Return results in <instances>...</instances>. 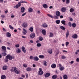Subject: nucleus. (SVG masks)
Instances as JSON below:
<instances>
[{
  "mask_svg": "<svg viewBox=\"0 0 79 79\" xmlns=\"http://www.w3.org/2000/svg\"><path fill=\"white\" fill-rule=\"evenodd\" d=\"M42 33L44 35H46V31L45 29H43L42 31Z\"/></svg>",
  "mask_w": 79,
  "mask_h": 79,
  "instance_id": "4468645a",
  "label": "nucleus"
},
{
  "mask_svg": "<svg viewBox=\"0 0 79 79\" xmlns=\"http://www.w3.org/2000/svg\"><path fill=\"white\" fill-rule=\"evenodd\" d=\"M22 38H23V39H26V36H22Z\"/></svg>",
  "mask_w": 79,
  "mask_h": 79,
  "instance_id": "680f3d73",
  "label": "nucleus"
},
{
  "mask_svg": "<svg viewBox=\"0 0 79 79\" xmlns=\"http://www.w3.org/2000/svg\"><path fill=\"white\" fill-rule=\"evenodd\" d=\"M53 8V6H50L49 7V8L50 9H52V8Z\"/></svg>",
  "mask_w": 79,
  "mask_h": 79,
  "instance_id": "0e129e2a",
  "label": "nucleus"
},
{
  "mask_svg": "<svg viewBox=\"0 0 79 79\" xmlns=\"http://www.w3.org/2000/svg\"><path fill=\"white\" fill-rule=\"evenodd\" d=\"M6 34V37H11V35L9 32H8Z\"/></svg>",
  "mask_w": 79,
  "mask_h": 79,
  "instance_id": "ddd939ff",
  "label": "nucleus"
},
{
  "mask_svg": "<svg viewBox=\"0 0 79 79\" xmlns=\"http://www.w3.org/2000/svg\"><path fill=\"white\" fill-rule=\"evenodd\" d=\"M74 10V8H71L70 9L69 11L70 13H73Z\"/></svg>",
  "mask_w": 79,
  "mask_h": 79,
  "instance_id": "473e14b6",
  "label": "nucleus"
},
{
  "mask_svg": "<svg viewBox=\"0 0 79 79\" xmlns=\"http://www.w3.org/2000/svg\"><path fill=\"white\" fill-rule=\"evenodd\" d=\"M26 15V12L24 13H23V14L22 15V16H25V15Z\"/></svg>",
  "mask_w": 79,
  "mask_h": 79,
  "instance_id": "bf43d9fd",
  "label": "nucleus"
},
{
  "mask_svg": "<svg viewBox=\"0 0 79 79\" xmlns=\"http://www.w3.org/2000/svg\"><path fill=\"white\" fill-rule=\"evenodd\" d=\"M66 10V9L65 7H63L61 9V10L62 12H65Z\"/></svg>",
  "mask_w": 79,
  "mask_h": 79,
  "instance_id": "a211bd4d",
  "label": "nucleus"
},
{
  "mask_svg": "<svg viewBox=\"0 0 79 79\" xmlns=\"http://www.w3.org/2000/svg\"><path fill=\"white\" fill-rule=\"evenodd\" d=\"M60 28L62 30H63V31H64L66 28L64 27H63V26H61L60 27Z\"/></svg>",
  "mask_w": 79,
  "mask_h": 79,
  "instance_id": "72a5a7b5",
  "label": "nucleus"
},
{
  "mask_svg": "<svg viewBox=\"0 0 79 79\" xmlns=\"http://www.w3.org/2000/svg\"><path fill=\"white\" fill-rule=\"evenodd\" d=\"M1 17L3 18H5V15H2Z\"/></svg>",
  "mask_w": 79,
  "mask_h": 79,
  "instance_id": "338daca9",
  "label": "nucleus"
},
{
  "mask_svg": "<svg viewBox=\"0 0 79 79\" xmlns=\"http://www.w3.org/2000/svg\"><path fill=\"white\" fill-rule=\"evenodd\" d=\"M23 66L24 67V68H26L27 65L26 64H23Z\"/></svg>",
  "mask_w": 79,
  "mask_h": 79,
  "instance_id": "6e6d98bb",
  "label": "nucleus"
},
{
  "mask_svg": "<svg viewBox=\"0 0 79 79\" xmlns=\"http://www.w3.org/2000/svg\"><path fill=\"white\" fill-rule=\"evenodd\" d=\"M76 24L75 23H73L72 24V27H76Z\"/></svg>",
  "mask_w": 79,
  "mask_h": 79,
  "instance_id": "a19ab883",
  "label": "nucleus"
},
{
  "mask_svg": "<svg viewBox=\"0 0 79 79\" xmlns=\"http://www.w3.org/2000/svg\"><path fill=\"white\" fill-rule=\"evenodd\" d=\"M56 23L57 24H59L60 23V20H57L56 21Z\"/></svg>",
  "mask_w": 79,
  "mask_h": 79,
  "instance_id": "f704fd0d",
  "label": "nucleus"
},
{
  "mask_svg": "<svg viewBox=\"0 0 79 79\" xmlns=\"http://www.w3.org/2000/svg\"><path fill=\"white\" fill-rule=\"evenodd\" d=\"M37 47H40L41 46V44L40 43H38L37 44Z\"/></svg>",
  "mask_w": 79,
  "mask_h": 79,
  "instance_id": "49530a36",
  "label": "nucleus"
},
{
  "mask_svg": "<svg viewBox=\"0 0 79 79\" xmlns=\"http://www.w3.org/2000/svg\"><path fill=\"white\" fill-rule=\"evenodd\" d=\"M69 26H70V27H71L72 26V24L71 22H69L68 23Z\"/></svg>",
  "mask_w": 79,
  "mask_h": 79,
  "instance_id": "de8ad7c7",
  "label": "nucleus"
},
{
  "mask_svg": "<svg viewBox=\"0 0 79 79\" xmlns=\"http://www.w3.org/2000/svg\"><path fill=\"white\" fill-rule=\"evenodd\" d=\"M22 51L23 53H26V50L25 49V48L24 47H22Z\"/></svg>",
  "mask_w": 79,
  "mask_h": 79,
  "instance_id": "dca6fc26",
  "label": "nucleus"
},
{
  "mask_svg": "<svg viewBox=\"0 0 79 79\" xmlns=\"http://www.w3.org/2000/svg\"><path fill=\"white\" fill-rule=\"evenodd\" d=\"M8 67L6 65H4L2 67V69L4 70V71H6Z\"/></svg>",
  "mask_w": 79,
  "mask_h": 79,
  "instance_id": "9b49d317",
  "label": "nucleus"
},
{
  "mask_svg": "<svg viewBox=\"0 0 79 79\" xmlns=\"http://www.w3.org/2000/svg\"><path fill=\"white\" fill-rule=\"evenodd\" d=\"M23 34L24 35V34H26L27 33V31L24 28H23Z\"/></svg>",
  "mask_w": 79,
  "mask_h": 79,
  "instance_id": "5701e85b",
  "label": "nucleus"
},
{
  "mask_svg": "<svg viewBox=\"0 0 79 79\" xmlns=\"http://www.w3.org/2000/svg\"><path fill=\"white\" fill-rule=\"evenodd\" d=\"M44 66H47V62L46 61H44Z\"/></svg>",
  "mask_w": 79,
  "mask_h": 79,
  "instance_id": "a18cd8bd",
  "label": "nucleus"
},
{
  "mask_svg": "<svg viewBox=\"0 0 79 79\" xmlns=\"http://www.w3.org/2000/svg\"><path fill=\"white\" fill-rule=\"evenodd\" d=\"M39 59L37 56H35L34 57V60L35 61H38Z\"/></svg>",
  "mask_w": 79,
  "mask_h": 79,
  "instance_id": "412c9836",
  "label": "nucleus"
},
{
  "mask_svg": "<svg viewBox=\"0 0 79 79\" xmlns=\"http://www.w3.org/2000/svg\"><path fill=\"white\" fill-rule=\"evenodd\" d=\"M39 71H42V68H39Z\"/></svg>",
  "mask_w": 79,
  "mask_h": 79,
  "instance_id": "69168bd1",
  "label": "nucleus"
},
{
  "mask_svg": "<svg viewBox=\"0 0 79 79\" xmlns=\"http://www.w3.org/2000/svg\"><path fill=\"white\" fill-rule=\"evenodd\" d=\"M39 40L40 41H42L43 40V38L41 36L39 37Z\"/></svg>",
  "mask_w": 79,
  "mask_h": 79,
  "instance_id": "4c0bfd02",
  "label": "nucleus"
},
{
  "mask_svg": "<svg viewBox=\"0 0 79 79\" xmlns=\"http://www.w3.org/2000/svg\"><path fill=\"white\" fill-rule=\"evenodd\" d=\"M54 53H55V56H57L60 53V51L58 49H57L54 51Z\"/></svg>",
  "mask_w": 79,
  "mask_h": 79,
  "instance_id": "20e7f679",
  "label": "nucleus"
},
{
  "mask_svg": "<svg viewBox=\"0 0 79 79\" xmlns=\"http://www.w3.org/2000/svg\"><path fill=\"white\" fill-rule=\"evenodd\" d=\"M6 58H7L9 60H11L12 59H13L14 57L12 56H11V55L10 54L6 56Z\"/></svg>",
  "mask_w": 79,
  "mask_h": 79,
  "instance_id": "f03ea898",
  "label": "nucleus"
},
{
  "mask_svg": "<svg viewBox=\"0 0 79 79\" xmlns=\"http://www.w3.org/2000/svg\"><path fill=\"white\" fill-rule=\"evenodd\" d=\"M56 16H60L61 15V13L60 11H57L56 12Z\"/></svg>",
  "mask_w": 79,
  "mask_h": 79,
  "instance_id": "1a4fd4ad",
  "label": "nucleus"
},
{
  "mask_svg": "<svg viewBox=\"0 0 79 79\" xmlns=\"http://www.w3.org/2000/svg\"><path fill=\"white\" fill-rule=\"evenodd\" d=\"M72 37L73 39H77V35L76 34H75L73 35Z\"/></svg>",
  "mask_w": 79,
  "mask_h": 79,
  "instance_id": "6ab92c4d",
  "label": "nucleus"
},
{
  "mask_svg": "<svg viewBox=\"0 0 79 79\" xmlns=\"http://www.w3.org/2000/svg\"><path fill=\"white\" fill-rule=\"evenodd\" d=\"M1 48L4 52H6V48L5 46H2Z\"/></svg>",
  "mask_w": 79,
  "mask_h": 79,
  "instance_id": "39448f33",
  "label": "nucleus"
},
{
  "mask_svg": "<svg viewBox=\"0 0 79 79\" xmlns=\"http://www.w3.org/2000/svg\"><path fill=\"white\" fill-rule=\"evenodd\" d=\"M76 61H77V62H79V58H77L76 59Z\"/></svg>",
  "mask_w": 79,
  "mask_h": 79,
  "instance_id": "13d9d810",
  "label": "nucleus"
},
{
  "mask_svg": "<svg viewBox=\"0 0 79 79\" xmlns=\"http://www.w3.org/2000/svg\"><path fill=\"white\" fill-rule=\"evenodd\" d=\"M30 60H32V59H33V56H30Z\"/></svg>",
  "mask_w": 79,
  "mask_h": 79,
  "instance_id": "4d7b16f0",
  "label": "nucleus"
},
{
  "mask_svg": "<svg viewBox=\"0 0 79 79\" xmlns=\"http://www.w3.org/2000/svg\"><path fill=\"white\" fill-rule=\"evenodd\" d=\"M72 15L73 16H75L76 15V14H75V13H72Z\"/></svg>",
  "mask_w": 79,
  "mask_h": 79,
  "instance_id": "052dcab7",
  "label": "nucleus"
},
{
  "mask_svg": "<svg viewBox=\"0 0 79 79\" xmlns=\"http://www.w3.org/2000/svg\"><path fill=\"white\" fill-rule=\"evenodd\" d=\"M10 71L11 72H14V71L15 73H16V74H18L19 73V72L17 70V68L16 67H12V68L10 69Z\"/></svg>",
  "mask_w": 79,
  "mask_h": 79,
  "instance_id": "f257e3e1",
  "label": "nucleus"
},
{
  "mask_svg": "<svg viewBox=\"0 0 79 79\" xmlns=\"http://www.w3.org/2000/svg\"><path fill=\"white\" fill-rule=\"evenodd\" d=\"M63 78L64 79H68V76L66 75H64L63 76Z\"/></svg>",
  "mask_w": 79,
  "mask_h": 79,
  "instance_id": "2f4dec72",
  "label": "nucleus"
},
{
  "mask_svg": "<svg viewBox=\"0 0 79 79\" xmlns=\"http://www.w3.org/2000/svg\"><path fill=\"white\" fill-rule=\"evenodd\" d=\"M66 3H69V0H66Z\"/></svg>",
  "mask_w": 79,
  "mask_h": 79,
  "instance_id": "5fc2aeb1",
  "label": "nucleus"
},
{
  "mask_svg": "<svg viewBox=\"0 0 79 79\" xmlns=\"http://www.w3.org/2000/svg\"><path fill=\"white\" fill-rule=\"evenodd\" d=\"M20 6H21V4H20V3H18V4H17L16 5V6H14V8H15L17 9L18 8H19V7Z\"/></svg>",
  "mask_w": 79,
  "mask_h": 79,
  "instance_id": "6e6552de",
  "label": "nucleus"
},
{
  "mask_svg": "<svg viewBox=\"0 0 79 79\" xmlns=\"http://www.w3.org/2000/svg\"><path fill=\"white\" fill-rule=\"evenodd\" d=\"M69 31L67 30V31L66 34V38H68V36H69Z\"/></svg>",
  "mask_w": 79,
  "mask_h": 79,
  "instance_id": "c85d7f7f",
  "label": "nucleus"
},
{
  "mask_svg": "<svg viewBox=\"0 0 79 79\" xmlns=\"http://www.w3.org/2000/svg\"><path fill=\"white\" fill-rule=\"evenodd\" d=\"M29 30L31 32H33V31H34V28L33 27H30Z\"/></svg>",
  "mask_w": 79,
  "mask_h": 79,
  "instance_id": "c9c22d12",
  "label": "nucleus"
},
{
  "mask_svg": "<svg viewBox=\"0 0 79 79\" xmlns=\"http://www.w3.org/2000/svg\"><path fill=\"white\" fill-rule=\"evenodd\" d=\"M47 15H48V16H49V17H50L51 18H52V19L54 18V17H53V16H52V15H51L49 14H48Z\"/></svg>",
  "mask_w": 79,
  "mask_h": 79,
  "instance_id": "ea45409f",
  "label": "nucleus"
},
{
  "mask_svg": "<svg viewBox=\"0 0 79 79\" xmlns=\"http://www.w3.org/2000/svg\"><path fill=\"white\" fill-rule=\"evenodd\" d=\"M43 27H47L48 26V25H47L46 23H44L43 24Z\"/></svg>",
  "mask_w": 79,
  "mask_h": 79,
  "instance_id": "58836bf2",
  "label": "nucleus"
},
{
  "mask_svg": "<svg viewBox=\"0 0 79 79\" xmlns=\"http://www.w3.org/2000/svg\"><path fill=\"white\" fill-rule=\"evenodd\" d=\"M53 36H54L52 32H50L49 34V37H53Z\"/></svg>",
  "mask_w": 79,
  "mask_h": 79,
  "instance_id": "a878e982",
  "label": "nucleus"
},
{
  "mask_svg": "<svg viewBox=\"0 0 79 79\" xmlns=\"http://www.w3.org/2000/svg\"><path fill=\"white\" fill-rule=\"evenodd\" d=\"M2 56H6V52H3L2 53Z\"/></svg>",
  "mask_w": 79,
  "mask_h": 79,
  "instance_id": "c03bdc74",
  "label": "nucleus"
},
{
  "mask_svg": "<svg viewBox=\"0 0 79 79\" xmlns=\"http://www.w3.org/2000/svg\"><path fill=\"white\" fill-rule=\"evenodd\" d=\"M9 27L11 29H12V30H13L14 29V28H13V27L11 26L10 25H9Z\"/></svg>",
  "mask_w": 79,
  "mask_h": 79,
  "instance_id": "79ce46f5",
  "label": "nucleus"
},
{
  "mask_svg": "<svg viewBox=\"0 0 79 79\" xmlns=\"http://www.w3.org/2000/svg\"><path fill=\"white\" fill-rule=\"evenodd\" d=\"M52 52H53V51L52 49L49 50L48 51V53H50V54H52Z\"/></svg>",
  "mask_w": 79,
  "mask_h": 79,
  "instance_id": "37998d69",
  "label": "nucleus"
},
{
  "mask_svg": "<svg viewBox=\"0 0 79 79\" xmlns=\"http://www.w3.org/2000/svg\"><path fill=\"white\" fill-rule=\"evenodd\" d=\"M44 74V72L43 71H39L38 73V74L39 75H42Z\"/></svg>",
  "mask_w": 79,
  "mask_h": 79,
  "instance_id": "cd10ccee",
  "label": "nucleus"
},
{
  "mask_svg": "<svg viewBox=\"0 0 79 79\" xmlns=\"http://www.w3.org/2000/svg\"><path fill=\"white\" fill-rule=\"evenodd\" d=\"M57 77H58V76H57V75H54L52 76V78L53 79H56V78H57Z\"/></svg>",
  "mask_w": 79,
  "mask_h": 79,
  "instance_id": "4be33fe9",
  "label": "nucleus"
},
{
  "mask_svg": "<svg viewBox=\"0 0 79 79\" xmlns=\"http://www.w3.org/2000/svg\"><path fill=\"white\" fill-rule=\"evenodd\" d=\"M44 56L43 55H40L39 56V57L40 58H41V59H43L44 58Z\"/></svg>",
  "mask_w": 79,
  "mask_h": 79,
  "instance_id": "c756f323",
  "label": "nucleus"
},
{
  "mask_svg": "<svg viewBox=\"0 0 79 79\" xmlns=\"http://www.w3.org/2000/svg\"><path fill=\"white\" fill-rule=\"evenodd\" d=\"M6 76L4 75H2L1 77V79H6Z\"/></svg>",
  "mask_w": 79,
  "mask_h": 79,
  "instance_id": "b1692460",
  "label": "nucleus"
},
{
  "mask_svg": "<svg viewBox=\"0 0 79 79\" xmlns=\"http://www.w3.org/2000/svg\"><path fill=\"white\" fill-rule=\"evenodd\" d=\"M8 59L6 58L4 60V61H5V62H8Z\"/></svg>",
  "mask_w": 79,
  "mask_h": 79,
  "instance_id": "864d4df0",
  "label": "nucleus"
},
{
  "mask_svg": "<svg viewBox=\"0 0 79 79\" xmlns=\"http://www.w3.org/2000/svg\"><path fill=\"white\" fill-rule=\"evenodd\" d=\"M7 44L9 46H10V43L9 42H7Z\"/></svg>",
  "mask_w": 79,
  "mask_h": 79,
  "instance_id": "774afa93",
  "label": "nucleus"
},
{
  "mask_svg": "<svg viewBox=\"0 0 79 79\" xmlns=\"http://www.w3.org/2000/svg\"><path fill=\"white\" fill-rule=\"evenodd\" d=\"M26 70L27 71H32V68L31 67H28L26 69Z\"/></svg>",
  "mask_w": 79,
  "mask_h": 79,
  "instance_id": "2eb2a0df",
  "label": "nucleus"
},
{
  "mask_svg": "<svg viewBox=\"0 0 79 79\" xmlns=\"http://www.w3.org/2000/svg\"><path fill=\"white\" fill-rule=\"evenodd\" d=\"M22 26L23 27H24V28L27 27V23H24L22 24Z\"/></svg>",
  "mask_w": 79,
  "mask_h": 79,
  "instance_id": "423d86ee",
  "label": "nucleus"
},
{
  "mask_svg": "<svg viewBox=\"0 0 79 79\" xmlns=\"http://www.w3.org/2000/svg\"><path fill=\"white\" fill-rule=\"evenodd\" d=\"M70 63H71V64H73L74 63V61H71V62H70Z\"/></svg>",
  "mask_w": 79,
  "mask_h": 79,
  "instance_id": "e2e57ef3",
  "label": "nucleus"
},
{
  "mask_svg": "<svg viewBox=\"0 0 79 79\" xmlns=\"http://www.w3.org/2000/svg\"><path fill=\"white\" fill-rule=\"evenodd\" d=\"M43 6L44 8L47 9L48 8V6L46 4H44Z\"/></svg>",
  "mask_w": 79,
  "mask_h": 79,
  "instance_id": "393cba45",
  "label": "nucleus"
},
{
  "mask_svg": "<svg viewBox=\"0 0 79 79\" xmlns=\"http://www.w3.org/2000/svg\"><path fill=\"white\" fill-rule=\"evenodd\" d=\"M28 12L29 13H31V12H32V11H33V9H32V8L30 7L28 9Z\"/></svg>",
  "mask_w": 79,
  "mask_h": 79,
  "instance_id": "f3484780",
  "label": "nucleus"
},
{
  "mask_svg": "<svg viewBox=\"0 0 79 79\" xmlns=\"http://www.w3.org/2000/svg\"><path fill=\"white\" fill-rule=\"evenodd\" d=\"M61 23L64 25H66V21L65 20H62L61 21Z\"/></svg>",
  "mask_w": 79,
  "mask_h": 79,
  "instance_id": "7c9ffc66",
  "label": "nucleus"
},
{
  "mask_svg": "<svg viewBox=\"0 0 79 79\" xmlns=\"http://www.w3.org/2000/svg\"><path fill=\"white\" fill-rule=\"evenodd\" d=\"M27 3V2L21 0L19 3H20V4H21V3Z\"/></svg>",
  "mask_w": 79,
  "mask_h": 79,
  "instance_id": "e433bc0d",
  "label": "nucleus"
},
{
  "mask_svg": "<svg viewBox=\"0 0 79 79\" xmlns=\"http://www.w3.org/2000/svg\"><path fill=\"white\" fill-rule=\"evenodd\" d=\"M16 52L18 53H21V49L19 48H18L16 50Z\"/></svg>",
  "mask_w": 79,
  "mask_h": 79,
  "instance_id": "aec40b11",
  "label": "nucleus"
},
{
  "mask_svg": "<svg viewBox=\"0 0 79 79\" xmlns=\"http://www.w3.org/2000/svg\"><path fill=\"white\" fill-rule=\"evenodd\" d=\"M56 64H52L51 65V67L52 68H56Z\"/></svg>",
  "mask_w": 79,
  "mask_h": 79,
  "instance_id": "bb28decb",
  "label": "nucleus"
},
{
  "mask_svg": "<svg viewBox=\"0 0 79 79\" xmlns=\"http://www.w3.org/2000/svg\"><path fill=\"white\" fill-rule=\"evenodd\" d=\"M69 42H66L65 43V45L66 46H68V45H69Z\"/></svg>",
  "mask_w": 79,
  "mask_h": 79,
  "instance_id": "3c124183",
  "label": "nucleus"
},
{
  "mask_svg": "<svg viewBox=\"0 0 79 79\" xmlns=\"http://www.w3.org/2000/svg\"><path fill=\"white\" fill-rule=\"evenodd\" d=\"M50 76V74L48 73H46L44 74V76L45 77H49Z\"/></svg>",
  "mask_w": 79,
  "mask_h": 79,
  "instance_id": "9d476101",
  "label": "nucleus"
},
{
  "mask_svg": "<svg viewBox=\"0 0 79 79\" xmlns=\"http://www.w3.org/2000/svg\"><path fill=\"white\" fill-rule=\"evenodd\" d=\"M59 69L60 70V71H63V70H64V67H63V66H62L61 64H59Z\"/></svg>",
  "mask_w": 79,
  "mask_h": 79,
  "instance_id": "7ed1b4c3",
  "label": "nucleus"
},
{
  "mask_svg": "<svg viewBox=\"0 0 79 79\" xmlns=\"http://www.w3.org/2000/svg\"><path fill=\"white\" fill-rule=\"evenodd\" d=\"M19 47V44H16L15 45V47H16V48H18V47Z\"/></svg>",
  "mask_w": 79,
  "mask_h": 79,
  "instance_id": "603ef678",
  "label": "nucleus"
},
{
  "mask_svg": "<svg viewBox=\"0 0 79 79\" xmlns=\"http://www.w3.org/2000/svg\"><path fill=\"white\" fill-rule=\"evenodd\" d=\"M24 10H25V8L24 7H21V11L23 13L24 12Z\"/></svg>",
  "mask_w": 79,
  "mask_h": 79,
  "instance_id": "f8f14e48",
  "label": "nucleus"
},
{
  "mask_svg": "<svg viewBox=\"0 0 79 79\" xmlns=\"http://www.w3.org/2000/svg\"><path fill=\"white\" fill-rule=\"evenodd\" d=\"M35 33H32L30 35V37L31 38V39H33V38H34L35 37Z\"/></svg>",
  "mask_w": 79,
  "mask_h": 79,
  "instance_id": "0eeeda50",
  "label": "nucleus"
},
{
  "mask_svg": "<svg viewBox=\"0 0 79 79\" xmlns=\"http://www.w3.org/2000/svg\"><path fill=\"white\" fill-rule=\"evenodd\" d=\"M58 16H57V15H55L54 16V18L55 19H58Z\"/></svg>",
  "mask_w": 79,
  "mask_h": 79,
  "instance_id": "8fccbe9b",
  "label": "nucleus"
},
{
  "mask_svg": "<svg viewBox=\"0 0 79 79\" xmlns=\"http://www.w3.org/2000/svg\"><path fill=\"white\" fill-rule=\"evenodd\" d=\"M62 59H65L66 58V56H63L61 57Z\"/></svg>",
  "mask_w": 79,
  "mask_h": 79,
  "instance_id": "09e8293b",
  "label": "nucleus"
}]
</instances>
